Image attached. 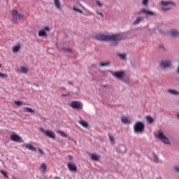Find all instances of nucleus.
Returning a JSON list of instances; mask_svg holds the SVG:
<instances>
[{"label": "nucleus", "mask_w": 179, "mask_h": 179, "mask_svg": "<svg viewBox=\"0 0 179 179\" xmlns=\"http://www.w3.org/2000/svg\"><path fill=\"white\" fill-rule=\"evenodd\" d=\"M95 38L96 40H99V41H120V40L124 38V36L122 34L106 35L99 34L96 35Z\"/></svg>", "instance_id": "f257e3e1"}, {"label": "nucleus", "mask_w": 179, "mask_h": 179, "mask_svg": "<svg viewBox=\"0 0 179 179\" xmlns=\"http://www.w3.org/2000/svg\"><path fill=\"white\" fill-rule=\"evenodd\" d=\"M11 22H13V23H17L19 20H22V19H24V15L22 13H18L16 9H13L11 10Z\"/></svg>", "instance_id": "f03ea898"}, {"label": "nucleus", "mask_w": 179, "mask_h": 179, "mask_svg": "<svg viewBox=\"0 0 179 179\" xmlns=\"http://www.w3.org/2000/svg\"><path fill=\"white\" fill-rule=\"evenodd\" d=\"M161 5H162V10H164V12H167L169 10H170V9H171L173 8V6L176 7L177 6V4L174 2V1H162L161 2Z\"/></svg>", "instance_id": "7ed1b4c3"}, {"label": "nucleus", "mask_w": 179, "mask_h": 179, "mask_svg": "<svg viewBox=\"0 0 179 179\" xmlns=\"http://www.w3.org/2000/svg\"><path fill=\"white\" fill-rule=\"evenodd\" d=\"M145 124L142 122H136L134 124V132L136 134H143Z\"/></svg>", "instance_id": "20e7f679"}, {"label": "nucleus", "mask_w": 179, "mask_h": 179, "mask_svg": "<svg viewBox=\"0 0 179 179\" xmlns=\"http://www.w3.org/2000/svg\"><path fill=\"white\" fill-rule=\"evenodd\" d=\"M155 135L158 139H160V141L164 142V143H166L167 145L170 143V141L167 137H166V136H164L163 132L159 131L157 133H156Z\"/></svg>", "instance_id": "39448f33"}, {"label": "nucleus", "mask_w": 179, "mask_h": 179, "mask_svg": "<svg viewBox=\"0 0 179 179\" xmlns=\"http://www.w3.org/2000/svg\"><path fill=\"white\" fill-rule=\"evenodd\" d=\"M39 131H41V132H43V134L48 136V138H50L51 139H55V133H54V131L50 130H45L43 127H40Z\"/></svg>", "instance_id": "423d86ee"}, {"label": "nucleus", "mask_w": 179, "mask_h": 179, "mask_svg": "<svg viewBox=\"0 0 179 179\" xmlns=\"http://www.w3.org/2000/svg\"><path fill=\"white\" fill-rule=\"evenodd\" d=\"M51 29H50V27L45 26L43 28L41 29L38 32V36L39 37H45L47 36V33H50V31Z\"/></svg>", "instance_id": "0eeeda50"}, {"label": "nucleus", "mask_w": 179, "mask_h": 179, "mask_svg": "<svg viewBox=\"0 0 179 179\" xmlns=\"http://www.w3.org/2000/svg\"><path fill=\"white\" fill-rule=\"evenodd\" d=\"M70 107L74 110H79L83 107L82 102L78 101H73L70 103Z\"/></svg>", "instance_id": "6e6552de"}, {"label": "nucleus", "mask_w": 179, "mask_h": 179, "mask_svg": "<svg viewBox=\"0 0 179 179\" xmlns=\"http://www.w3.org/2000/svg\"><path fill=\"white\" fill-rule=\"evenodd\" d=\"M111 74L113 76L116 78L117 79H119L120 80H122V78L125 76V71H115V72H111Z\"/></svg>", "instance_id": "1a4fd4ad"}, {"label": "nucleus", "mask_w": 179, "mask_h": 179, "mask_svg": "<svg viewBox=\"0 0 179 179\" xmlns=\"http://www.w3.org/2000/svg\"><path fill=\"white\" fill-rule=\"evenodd\" d=\"M10 138L13 142H23L22 137L16 134V133H12L10 136Z\"/></svg>", "instance_id": "9d476101"}, {"label": "nucleus", "mask_w": 179, "mask_h": 179, "mask_svg": "<svg viewBox=\"0 0 179 179\" xmlns=\"http://www.w3.org/2000/svg\"><path fill=\"white\" fill-rule=\"evenodd\" d=\"M172 62L171 60L167 59V60H162L159 65L162 66V68H169V66H171Z\"/></svg>", "instance_id": "9b49d317"}, {"label": "nucleus", "mask_w": 179, "mask_h": 179, "mask_svg": "<svg viewBox=\"0 0 179 179\" xmlns=\"http://www.w3.org/2000/svg\"><path fill=\"white\" fill-rule=\"evenodd\" d=\"M142 14L147 15V16H149V15L153 16V15H155V13L150 11L149 10L143 8L138 12V15H142Z\"/></svg>", "instance_id": "f8f14e48"}, {"label": "nucleus", "mask_w": 179, "mask_h": 179, "mask_svg": "<svg viewBox=\"0 0 179 179\" xmlns=\"http://www.w3.org/2000/svg\"><path fill=\"white\" fill-rule=\"evenodd\" d=\"M67 167H68L69 170L71 171H73V172L78 171V167H76V165H75V164H73V163L69 162Z\"/></svg>", "instance_id": "ddd939ff"}, {"label": "nucleus", "mask_w": 179, "mask_h": 179, "mask_svg": "<svg viewBox=\"0 0 179 179\" xmlns=\"http://www.w3.org/2000/svg\"><path fill=\"white\" fill-rule=\"evenodd\" d=\"M171 36H172L173 38H177V37H179L178 29H172V31H171Z\"/></svg>", "instance_id": "4468645a"}, {"label": "nucleus", "mask_w": 179, "mask_h": 179, "mask_svg": "<svg viewBox=\"0 0 179 179\" xmlns=\"http://www.w3.org/2000/svg\"><path fill=\"white\" fill-rule=\"evenodd\" d=\"M22 146H25L27 149L29 150H31V152H36V149L34 146H33L31 144H23Z\"/></svg>", "instance_id": "2eb2a0df"}, {"label": "nucleus", "mask_w": 179, "mask_h": 179, "mask_svg": "<svg viewBox=\"0 0 179 179\" xmlns=\"http://www.w3.org/2000/svg\"><path fill=\"white\" fill-rule=\"evenodd\" d=\"M92 160H94V162H99V160H100V155H97V154H90V155Z\"/></svg>", "instance_id": "dca6fc26"}, {"label": "nucleus", "mask_w": 179, "mask_h": 179, "mask_svg": "<svg viewBox=\"0 0 179 179\" xmlns=\"http://www.w3.org/2000/svg\"><path fill=\"white\" fill-rule=\"evenodd\" d=\"M54 5L59 10H62L61 8V1L59 0H54Z\"/></svg>", "instance_id": "f3484780"}, {"label": "nucleus", "mask_w": 179, "mask_h": 179, "mask_svg": "<svg viewBox=\"0 0 179 179\" xmlns=\"http://www.w3.org/2000/svg\"><path fill=\"white\" fill-rule=\"evenodd\" d=\"M23 111L24 113H29L30 114L34 113V110L31 109V108L29 107H24L23 108Z\"/></svg>", "instance_id": "a211bd4d"}, {"label": "nucleus", "mask_w": 179, "mask_h": 179, "mask_svg": "<svg viewBox=\"0 0 179 179\" xmlns=\"http://www.w3.org/2000/svg\"><path fill=\"white\" fill-rule=\"evenodd\" d=\"M39 170H41V171L43 173H45L47 171V164H45V163L41 164V166L39 167Z\"/></svg>", "instance_id": "6ab92c4d"}, {"label": "nucleus", "mask_w": 179, "mask_h": 179, "mask_svg": "<svg viewBox=\"0 0 179 179\" xmlns=\"http://www.w3.org/2000/svg\"><path fill=\"white\" fill-rule=\"evenodd\" d=\"M121 122H122V124H130L131 123V120H129V119H128V117H122Z\"/></svg>", "instance_id": "aec40b11"}, {"label": "nucleus", "mask_w": 179, "mask_h": 179, "mask_svg": "<svg viewBox=\"0 0 179 179\" xmlns=\"http://www.w3.org/2000/svg\"><path fill=\"white\" fill-rule=\"evenodd\" d=\"M168 93H170L171 94H174L175 96H178L179 94L178 91L173 89L168 90Z\"/></svg>", "instance_id": "412c9836"}, {"label": "nucleus", "mask_w": 179, "mask_h": 179, "mask_svg": "<svg viewBox=\"0 0 179 179\" xmlns=\"http://www.w3.org/2000/svg\"><path fill=\"white\" fill-rule=\"evenodd\" d=\"M57 134H59V135L62 136V138H68V135L61 130L57 131Z\"/></svg>", "instance_id": "4be33fe9"}, {"label": "nucleus", "mask_w": 179, "mask_h": 179, "mask_svg": "<svg viewBox=\"0 0 179 179\" xmlns=\"http://www.w3.org/2000/svg\"><path fill=\"white\" fill-rule=\"evenodd\" d=\"M20 71L22 73H27L29 72V69L27 67L21 66Z\"/></svg>", "instance_id": "5701e85b"}, {"label": "nucleus", "mask_w": 179, "mask_h": 179, "mask_svg": "<svg viewBox=\"0 0 179 179\" xmlns=\"http://www.w3.org/2000/svg\"><path fill=\"white\" fill-rule=\"evenodd\" d=\"M142 19H143V17H138L136 20L133 22V24H139V23H141V20H142Z\"/></svg>", "instance_id": "b1692460"}, {"label": "nucleus", "mask_w": 179, "mask_h": 179, "mask_svg": "<svg viewBox=\"0 0 179 179\" xmlns=\"http://www.w3.org/2000/svg\"><path fill=\"white\" fill-rule=\"evenodd\" d=\"M20 50V45H16L13 48V52H17Z\"/></svg>", "instance_id": "393cba45"}, {"label": "nucleus", "mask_w": 179, "mask_h": 179, "mask_svg": "<svg viewBox=\"0 0 179 179\" xmlns=\"http://www.w3.org/2000/svg\"><path fill=\"white\" fill-rule=\"evenodd\" d=\"M79 124H80V125H83V127H84L85 128H87V127H89V124H87L86 121L81 120L79 122Z\"/></svg>", "instance_id": "a878e982"}, {"label": "nucleus", "mask_w": 179, "mask_h": 179, "mask_svg": "<svg viewBox=\"0 0 179 179\" xmlns=\"http://www.w3.org/2000/svg\"><path fill=\"white\" fill-rule=\"evenodd\" d=\"M153 156V162L155 163H160V161L159 160V157H157V155L156 154H152Z\"/></svg>", "instance_id": "bb28decb"}, {"label": "nucleus", "mask_w": 179, "mask_h": 179, "mask_svg": "<svg viewBox=\"0 0 179 179\" xmlns=\"http://www.w3.org/2000/svg\"><path fill=\"white\" fill-rule=\"evenodd\" d=\"M145 119L147 120L148 124H153L154 120H153V118H152V117H150V116H146V117H145Z\"/></svg>", "instance_id": "cd10ccee"}, {"label": "nucleus", "mask_w": 179, "mask_h": 179, "mask_svg": "<svg viewBox=\"0 0 179 179\" xmlns=\"http://www.w3.org/2000/svg\"><path fill=\"white\" fill-rule=\"evenodd\" d=\"M117 57L120 58V59H126L127 55L125 54H117Z\"/></svg>", "instance_id": "c85d7f7f"}, {"label": "nucleus", "mask_w": 179, "mask_h": 179, "mask_svg": "<svg viewBox=\"0 0 179 179\" xmlns=\"http://www.w3.org/2000/svg\"><path fill=\"white\" fill-rule=\"evenodd\" d=\"M109 141L111 142L113 145L115 143V141H114V136H111V134H109Z\"/></svg>", "instance_id": "c756f323"}, {"label": "nucleus", "mask_w": 179, "mask_h": 179, "mask_svg": "<svg viewBox=\"0 0 179 179\" xmlns=\"http://www.w3.org/2000/svg\"><path fill=\"white\" fill-rule=\"evenodd\" d=\"M110 65V62H101L100 63V66H108Z\"/></svg>", "instance_id": "7c9ffc66"}, {"label": "nucleus", "mask_w": 179, "mask_h": 179, "mask_svg": "<svg viewBox=\"0 0 179 179\" xmlns=\"http://www.w3.org/2000/svg\"><path fill=\"white\" fill-rule=\"evenodd\" d=\"M73 10H74L75 12H78V13H83V11H82L79 8H77L76 7H73Z\"/></svg>", "instance_id": "2f4dec72"}, {"label": "nucleus", "mask_w": 179, "mask_h": 179, "mask_svg": "<svg viewBox=\"0 0 179 179\" xmlns=\"http://www.w3.org/2000/svg\"><path fill=\"white\" fill-rule=\"evenodd\" d=\"M96 5L99 7V8H101V6H103V3L101 2H100V1L99 0H96L95 1Z\"/></svg>", "instance_id": "473e14b6"}, {"label": "nucleus", "mask_w": 179, "mask_h": 179, "mask_svg": "<svg viewBox=\"0 0 179 179\" xmlns=\"http://www.w3.org/2000/svg\"><path fill=\"white\" fill-rule=\"evenodd\" d=\"M149 2V0H143L142 5L144 6H148V3Z\"/></svg>", "instance_id": "72a5a7b5"}, {"label": "nucleus", "mask_w": 179, "mask_h": 179, "mask_svg": "<svg viewBox=\"0 0 179 179\" xmlns=\"http://www.w3.org/2000/svg\"><path fill=\"white\" fill-rule=\"evenodd\" d=\"M14 103H15V104L16 105V106H22V104H23V102H22V101H14Z\"/></svg>", "instance_id": "f704fd0d"}, {"label": "nucleus", "mask_w": 179, "mask_h": 179, "mask_svg": "<svg viewBox=\"0 0 179 179\" xmlns=\"http://www.w3.org/2000/svg\"><path fill=\"white\" fill-rule=\"evenodd\" d=\"M0 173L3 174L4 177H6L8 178V173H6V172H5L4 171H0Z\"/></svg>", "instance_id": "c9c22d12"}, {"label": "nucleus", "mask_w": 179, "mask_h": 179, "mask_svg": "<svg viewBox=\"0 0 179 179\" xmlns=\"http://www.w3.org/2000/svg\"><path fill=\"white\" fill-rule=\"evenodd\" d=\"M0 78H8V74L2 73L0 72Z\"/></svg>", "instance_id": "e433bc0d"}, {"label": "nucleus", "mask_w": 179, "mask_h": 179, "mask_svg": "<svg viewBox=\"0 0 179 179\" xmlns=\"http://www.w3.org/2000/svg\"><path fill=\"white\" fill-rule=\"evenodd\" d=\"M120 149H124V150L122 151V152H125V150H127V148H125L124 145H120Z\"/></svg>", "instance_id": "4c0bfd02"}, {"label": "nucleus", "mask_w": 179, "mask_h": 179, "mask_svg": "<svg viewBox=\"0 0 179 179\" xmlns=\"http://www.w3.org/2000/svg\"><path fill=\"white\" fill-rule=\"evenodd\" d=\"M64 51H67L68 52H72V50L69 49V48H64Z\"/></svg>", "instance_id": "58836bf2"}, {"label": "nucleus", "mask_w": 179, "mask_h": 179, "mask_svg": "<svg viewBox=\"0 0 179 179\" xmlns=\"http://www.w3.org/2000/svg\"><path fill=\"white\" fill-rule=\"evenodd\" d=\"M38 152L39 153H41V155H44V151H43V150L38 148Z\"/></svg>", "instance_id": "ea45409f"}, {"label": "nucleus", "mask_w": 179, "mask_h": 179, "mask_svg": "<svg viewBox=\"0 0 179 179\" xmlns=\"http://www.w3.org/2000/svg\"><path fill=\"white\" fill-rule=\"evenodd\" d=\"M175 170L177 171V173H179V166H176Z\"/></svg>", "instance_id": "a19ab883"}, {"label": "nucleus", "mask_w": 179, "mask_h": 179, "mask_svg": "<svg viewBox=\"0 0 179 179\" xmlns=\"http://www.w3.org/2000/svg\"><path fill=\"white\" fill-rule=\"evenodd\" d=\"M97 15H99L100 17H103V13L97 12Z\"/></svg>", "instance_id": "79ce46f5"}, {"label": "nucleus", "mask_w": 179, "mask_h": 179, "mask_svg": "<svg viewBox=\"0 0 179 179\" xmlns=\"http://www.w3.org/2000/svg\"><path fill=\"white\" fill-rule=\"evenodd\" d=\"M68 157H69V160H73V157H72V155H69Z\"/></svg>", "instance_id": "37998d69"}, {"label": "nucleus", "mask_w": 179, "mask_h": 179, "mask_svg": "<svg viewBox=\"0 0 179 179\" xmlns=\"http://www.w3.org/2000/svg\"><path fill=\"white\" fill-rule=\"evenodd\" d=\"M66 96H69V94H62L63 97H66Z\"/></svg>", "instance_id": "c03bdc74"}, {"label": "nucleus", "mask_w": 179, "mask_h": 179, "mask_svg": "<svg viewBox=\"0 0 179 179\" xmlns=\"http://www.w3.org/2000/svg\"><path fill=\"white\" fill-rule=\"evenodd\" d=\"M157 179H162V177H157Z\"/></svg>", "instance_id": "a18cd8bd"}, {"label": "nucleus", "mask_w": 179, "mask_h": 179, "mask_svg": "<svg viewBox=\"0 0 179 179\" xmlns=\"http://www.w3.org/2000/svg\"><path fill=\"white\" fill-rule=\"evenodd\" d=\"M69 85H72V82H69Z\"/></svg>", "instance_id": "49530a36"}, {"label": "nucleus", "mask_w": 179, "mask_h": 179, "mask_svg": "<svg viewBox=\"0 0 179 179\" xmlns=\"http://www.w3.org/2000/svg\"><path fill=\"white\" fill-rule=\"evenodd\" d=\"M62 89H63L64 90H65V88H64V87H62Z\"/></svg>", "instance_id": "de8ad7c7"}, {"label": "nucleus", "mask_w": 179, "mask_h": 179, "mask_svg": "<svg viewBox=\"0 0 179 179\" xmlns=\"http://www.w3.org/2000/svg\"><path fill=\"white\" fill-rule=\"evenodd\" d=\"M1 66H2V65L0 64V68H1Z\"/></svg>", "instance_id": "09e8293b"}]
</instances>
